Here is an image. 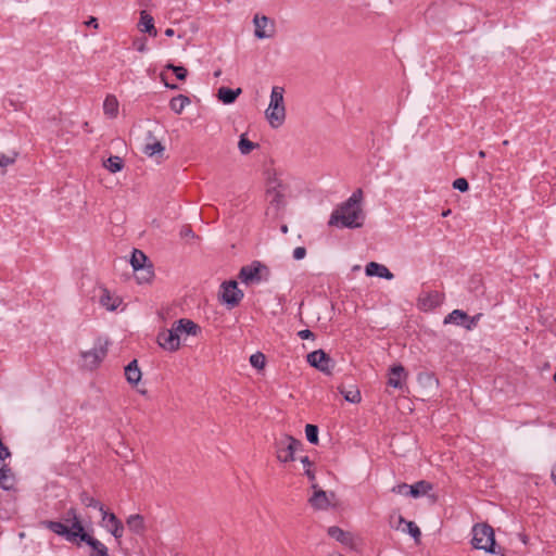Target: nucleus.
I'll use <instances>...</instances> for the list:
<instances>
[{
  "label": "nucleus",
  "mask_w": 556,
  "mask_h": 556,
  "mask_svg": "<svg viewBox=\"0 0 556 556\" xmlns=\"http://www.w3.org/2000/svg\"><path fill=\"white\" fill-rule=\"evenodd\" d=\"M362 200L363 191L357 189L331 213L329 225L351 229L362 227L365 219V213L361 206Z\"/></svg>",
  "instance_id": "1"
},
{
  "label": "nucleus",
  "mask_w": 556,
  "mask_h": 556,
  "mask_svg": "<svg viewBox=\"0 0 556 556\" xmlns=\"http://www.w3.org/2000/svg\"><path fill=\"white\" fill-rule=\"evenodd\" d=\"M41 526L49 529L53 533L64 536L68 542H74L76 539H79L81 542L87 540V536H90L83 526L81 520L71 523V528H68L65 523L61 521L53 520H43Z\"/></svg>",
  "instance_id": "2"
},
{
  "label": "nucleus",
  "mask_w": 556,
  "mask_h": 556,
  "mask_svg": "<svg viewBox=\"0 0 556 556\" xmlns=\"http://www.w3.org/2000/svg\"><path fill=\"white\" fill-rule=\"evenodd\" d=\"M283 88L275 86L271 89L269 105L265 112L271 127L277 128L282 125L286 118V108L283 103Z\"/></svg>",
  "instance_id": "3"
},
{
  "label": "nucleus",
  "mask_w": 556,
  "mask_h": 556,
  "mask_svg": "<svg viewBox=\"0 0 556 556\" xmlns=\"http://www.w3.org/2000/svg\"><path fill=\"white\" fill-rule=\"evenodd\" d=\"M238 277L245 285L261 283L269 280L270 269L262 262L253 261L251 264L241 267Z\"/></svg>",
  "instance_id": "4"
},
{
  "label": "nucleus",
  "mask_w": 556,
  "mask_h": 556,
  "mask_svg": "<svg viewBox=\"0 0 556 556\" xmlns=\"http://www.w3.org/2000/svg\"><path fill=\"white\" fill-rule=\"evenodd\" d=\"M472 545L477 549H483L495 554V539L493 528L486 523H478L472 528Z\"/></svg>",
  "instance_id": "5"
},
{
  "label": "nucleus",
  "mask_w": 556,
  "mask_h": 556,
  "mask_svg": "<svg viewBox=\"0 0 556 556\" xmlns=\"http://www.w3.org/2000/svg\"><path fill=\"white\" fill-rule=\"evenodd\" d=\"M278 460L288 463L294 459V453L302 447V442L295 438L282 434L275 443Z\"/></svg>",
  "instance_id": "6"
},
{
  "label": "nucleus",
  "mask_w": 556,
  "mask_h": 556,
  "mask_svg": "<svg viewBox=\"0 0 556 556\" xmlns=\"http://www.w3.org/2000/svg\"><path fill=\"white\" fill-rule=\"evenodd\" d=\"M109 341L101 338L97 339L94 346L90 351H84L80 356L84 361V367L87 369L97 368L108 354Z\"/></svg>",
  "instance_id": "7"
},
{
  "label": "nucleus",
  "mask_w": 556,
  "mask_h": 556,
  "mask_svg": "<svg viewBox=\"0 0 556 556\" xmlns=\"http://www.w3.org/2000/svg\"><path fill=\"white\" fill-rule=\"evenodd\" d=\"M281 189L282 185L276 178V175L273 174V177L269 175L267 178L266 199L270 207H274L276 212L285 206V194Z\"/></svg>",
  "instance_id": "8"
},
{
  "label": "nucleus",
  "mask_w": 556,
  "mask_h": 556,
  "mask_svg": "<svg viewBox=\"0 0 556 556\" xmlns=\"http://www.w3.org/2000/svg\"><path fill=\"white\" fill-rule=\"evenodd\" d=\"M147 261L148 257L142 251L137 249L134 250L130 258V264L135 271L141 270V276L137 277L139 282H148L153 277L152 265L149 264L148 266H146Z\"/></svg>",
  "instance_id": "9"
},
{
  "label": "nucleus",
  "mask_w": 556,
  "mask_h": 556,
  "mask_svg": "<svg viewBox=\"0 0 556 556\" xmlns=\"http://www.w3.org/2000/svg\"><path fill=\"white\" fill-rule=\"evenodd\" d=\"M306 359L312 367H315L326 375H331L334 362L324 350H316L308 353Z\"/></svg>",
  "instance_id": "10"
},
{
  "label": "nucleus",
  "mask_w": 556,
  "mask_h": 556,
  "mask_svg": "<svg viewBox=\"0 0 556 556\" xmlns=\"http://www.w3.org/2000/svg\"><path fill=\"white\" fill-rule=\"evenodd\" d=\"M243 298V292L238 288V283L235 280L225 281L220 286V299L222 302L227 304L229 307L237 306Z\"/></svg>",
  "instance_id": "11"
},
{
  "label": "nucleus",
  "mask_w": 556,
  "mask_h": 556,
  "mask_svg": "<svg viewBox=\"0 0 556 556\" xmlns=\"http://www.w3.org/2000/svg\"><path fill=\"white\" fill-rule=\"evenodd\" d=\"M253 24L255 26L254 35L257 39L271 38L275 35V22L269 17L258 14L254 15Z\"/></svg>",
  "instance_id": "12"
},
{
  "label": "nucleus",
  "mask_w": 556,
  "mask_h": 556,
  "mask_svg": "<svg viewBox=\"0 0 556 556\" xmlns=\"http://www.w3.org/2000/svg\"><path fill=\"white\" fill-rule=\"evenodd\" d=\"M312 489L314 490L312 496L308 498L309 505L317 510H326L331 505V498H334V493L328 494L318 488L316 483L312 484Z\"/></svg>",
  "instance_id": "13"
},
{
  "label": "nucleus",
  "mask_w": 556,
  "mask_h": 556,
  "mask_svg": "<svg viewBox=\"0 0 556 556\" xmlns=\"http://www.w3.org/2000/svg\"><path fill=\"white\" fill-rule=\"evenodd\" d=\"M443 299L444 295L438 291H425L419 294L417 305L421 311L428 312L441 305Z\"/></svg>",
  "instance_id": "14"
},
{
  "label": "nucleus",
  "mask_w": 556,
  "mask_h": 556,
  "mask_svg": "<svg viewBox=\"0 0 556 556\" xmlns=\"http://www.w3.org/2000/svg\"><path fill=\"white\" fill-rule=\"evenodd\" d=\"M103 527L116 539L119 540L124 533V526L113 513H102Z\"/></svg>",
  "instance_id": "15"
},
{
  "label": "nucleus",
  "mask_w": 556,
  "mask_h": 556,
  "mask_svg": "<svg viewBox=\"0 0 556 556\" xmlns=\"http://www.w3.org/2000/svg\"><path fill=\"white\" fill-rule=\"evenodd\" d=\"M157 342L166 351L174 352L180 346V338L170 328L159 333Z\"/></svg>",
  "instance_id": "16"
},
{
  "label": "nucleus",
  "mask_w": 556,
  "mask_h": 556,
  "mask_svg": "<svg viewBox=\"0 0 556 556\" xmlns=\"http://www.w3.org/2000/svg\"><path fill=\"white\" fill-rule=\"evenodd\" d=\"M172 329L179 338L184 333L195 336L200 331V327L195 323L185 318L175 321Z\"/></svg>",
  "instance_id": "17"
},
{
  "label": "nucleus",
  "mask_w": 556,
  "mask_h": 556,
  "mask_svg": "<svg viewBox=\"0 0 556 556\" xmlns=\"http://www.w3.org/2000/svg\"><path fill=\"white\" fill-rule=\"evenodd\" d=\"M164 150V146L161 143L160 140H157L153 132L148 131L146 137V143L143 146V153L149 156H153L156 154H162Z\"/></svg>",
  "instance_id": "18"
},
{
  "label": "nucleus",
  "mask_w": 556,
  "mask_h": 556,
  "mask_svg": "<svg viewBox=\"0 0 556 556\" xmlns=\"http://www.w3.org/2000/svg\"><path fill=\"white\" fill-rule=\"evenodd\" d=\"M365 273L369 277L378 276L387 280H391L394 277V275L384 265L376 262H369L366 265Z\"/></svg>",
  "instance_id": "19"
},
{
  "label": "nucleus",
  "mask_w": 556,
  "mask_h": 556,
  "mask_svg": "<svg viewBox=\"0 0 556 556\" xmlns=\"http://www.w3.org/2000/svg\"><path fill=\"white\" fill-rule=\"evenodd\" d=\"M138 27L140 31L148 33L150 36L155 37L157 35L153 17L144 10L140 12Z\"/></svg>",
  "instance_id": "20"
},
{
  "label": "nucleus",
  "mask_w": 556,
  "mask_h": 556,
  "mask_svg": "<svg viewBox=\"0 0 556 556\" xmlns=\"http://www.w3.org/2000/svg\"><path fill=\"white\" fill-rule=\"evenodd\" d=\"M141 376L137 359L131 361L125 367V377L130 384H137L141 380Z\"/></svg>",
  "instance_id": "21"
},
{
  "label": "nucleus",
  "mask_w": 556,
  "mask_h": 556,
  "mask_svg": "<svg viewBox=\"0 0 556 556\" xmlns=\"http://www.w3.org/2000/svg\"><path fill=\"white\" fill-rule=\"evenodd\" d=\"M241 88L230 89L227 87H220L218 89L217 97L225 104H231L236 101L239 94H241Z\"/></svg>",
  "instance_id": "22"
},
{
  "label": "nucleus",
  "mask_w": 556,
  "mask_h": 556,
  "mask_svg": "<svg viewBox=\"0 0 556 556\" xmlns=\"http://www.w3.org/2000/svg\"><path fill=\"white\" fill-rule=\"evenodd\" d=\"M402 376H406L405 368L402 365H395L390 369L388 384L393 388H402Z\"/></svg>",
  "instance_id": "23"
},
{
  "label": "nucleus",
  "mask_w": 556,
  "mask_h": 556,
  "mask_svg": "<svg viewBox=\"0 0 556 556\" xmlns=\"http://www.w3.org/2000/svg\"><path fill=\"white\" fill-rule=\"evenodd\" d=\"M85 543L91 547L92 553L90 556H109L108 547L93 536H87Z\"/></svg>",
  "instance_id": "24"
},
{
  "label": "nucleus",
  "mask_w": 556,
  "mask_h": 556,
  "mask_svg": "<svg viewBox=\"0 0 556 556\" xmlns=\"http://www.w3.org/2000/svg\"><path fill=\"white\" fill-rule=\"evenodd\" d=\"M327 532L329 536H331L332 539L337 540L342 544L348 545L352 543V534L343 531L341 528L337 526L329 527Z\"/></svg>",
  "instance_id": "25"
},
{
  "label": "nucleus",
  "mask_w": 556,
  "mask_h": 556,
  "mask_svg": "<svg viewBox=\"0 0 556 556\" xmlns=\"http://www.w3.org/2000/svg\"><path fill=\"white\" fill-rule=\"evenodd\" d=\"M126 523H127L129 530L132 531L136 534L143 533V531L146 529V527H144V519L139 514L130 515L127 518Z\"/></svg>",
  "instance_id": "26"
},
{
  "label": "nucleus",
  "mask_w": 556,
  "mask_h": 556,
  "mask_svg": "<svg viewBox=\"0 0 556 556\" xmlns=\"http://www.w3.org/2000/svg\"><path fill=\"white\" fill-rule=\"evenodd\" d=\"M103 111H104V114L111 118H114L117 116L118 101L115 96H112V94L106 96V98L103 102Z\"/></svg>",
  "instance_id": "27"
},
{
  "label": "nucleus",
  "mask_w": 556,
  "mask_h": 556,
  "mask_svg": "<svg viewBox=\"0 0 556 556\" xmlns=\"http://www.w3.org/2000/svg\"><path fill=\"white\" fill-rule=\"evenodd\" d=\"M100 303L109 311H114L121 303V299L117 296H113L106 289L102 290V294L100 296Z\"/></svg>",
  "instance_id": "28"
},
{
  "label": "nucleus",
  "mask_w": 556,
  "mask_h": 556,
  "mask_svg": "<svg viewBox=\"0 0 556 556\" xmlns=\"http://www.w3.org/2000/svg\"><path fill=\"white\" fill-rule=\"evenodd\" d=\"M408 489H409L408 494L410 496L418 497V496L427 494L430 490H432V485L429 482L421 480V481L416 482L413 485H408Z\"/></svg>",
  "instance_id": "29"
},
{
  "label": "nucleus",
  "mask_w": 556,
  "mask_h": 556,
  "mask_svg": "<svg viewBox=\"0 0 556 556\" xmlns=\"http://www.w3.org/2000/svg\"><path fill=\"white\" fill-rule=\"evenodd\" d=\"M417 380L425 388L437 389L438 386H439V380L430 371L419 372L418 377H417Z\"/></svg>",
  "instance_id": "30"
},
{
  "label": "nucleus",
  "mask_w": 556,
  "mask_h": 556,
  "mask_svg": "<svg viewBox=\"0 0 556 556\" xmlns=\"http://www.w3.org/2000/svg\"><path fill=\"white\" fill-rule=\"evenodd\" d=\"M189 104H190V99L184 94L176 96L169 101V108L176 114H180L185 110V108Z\"/></svg>",
  "instance_id": "31"
},
{
  "label": "nucleus",
  "mask_w": 556,
  "mask_h": 556,
  "mask_svg": "<svg viewBox=\"0 0 556 556\" xmlns=\"http://www.w3.org/2000/svg\"><path fill=\"white\" fill-rule=\"evenodd\" d=\"M103 166L110 172V173H117L121 172L124 167V161L122 157L117 155L110 156L106 161L103 162Z\"/></svg>",
  "instance_id": "32"
},
{
  "label": "nucleus",
  "mask_w": 556,
  "mask_h": 556,
  "mask_svg": "<svg viewBox=\"0 0 556 556\" xmlns=\"http://www.w3.org/2000/svg\"><path fill=\"white\" fill-rule=\"evenodd\" d=\"M465 319H468V315L462 309L452 311L445 318L444 324L464 325Z\"/></svg>",
  "instance_id": "33"
},
{
  "label": "nucleus",
  "mask_w": 556,
  "mask_h": 556,
  "mask_svg": "<svg viewBox=\"0 0 556 556\" xmlns=\"http://www.w3.org/2000/svg\"><path fill=\"white\" fill-rule=\"evenodd\" d=\"M79 500H80L81 504H84L86 507L98 508L101 513H103L105 510L103 505L99 501H97L94 497H92L85 491H83L79 494Z\"/></svg>",
  "instance_id": "34"
},
{
  "label": "nucleus",
  "mask_w": 556,
  "mask_h": 556,
  "mask_svg": "<svg viewBox=\"0 0 556 556\" xmlns=\"http://www.w3.org/2000/svg\"><path fill=\"white\" fill-rule=\"evenodd\" d=\"M399 523H404L406 526V531L416 540L418 541L421 532L420 529L417 527V525L413 521H406L402 516H399ZM405 531V529H403Z\"/></svg>",
  "instance_id": "35"
},
{
  "label": "nucleus",
  "mask_w": 556,
  "mask_h": 556,
  "mask_svg": "<svg viewBox=\"0 0 556 556\" xmlns=\"http://www.w3.org/2000/svg\"><path fill=\"white\" fill-rule=\"evenodd\" d=\"M339 390H340V393L344 396V400L350 403L356 404V403H359L362 400L361 392L358 389H353V390L346 391V390H344V388L340 387Z\"/></svg>",
  "instance_id": "36"
},
{
  "label": "nucleus",
  "mask_w": 556,
  "mask_h": 556,
  "mask_svg": "<svg viewBox=\"0 0 556 556\" xmlns=\"http://www.w3.org/2000/svg\"><path fill=\"white\" fill-rule=\"evenodd\" d=\"M256 147L255 143H253L252 141H250L245 135H241L240 136V140H239V143H238V148L240 150V152L242 154H249L252 150H254Z\"/></svg>",
  "instance_id": "37"
},
{
  "label": "nucleus",
  "mask_w": 556,
  "mask_h": 556,
  "mask_svg": "<svg viewBox=\"0 0 556 556\" xmlns=\"http://www.w3.org/2000/svg\"><path fill=\"white\" fill-rule=\"evenodd\" d=\"M11 481L10 468L2 465L0 468V486L8 490L11 486Z\"/></svg>",
  "instance_id": "38"
},
{
  "label": "nucleus",
  "mask_w": 556,
  "mask_h": 556,
  "mask_svg": "<svg viewBox=\"0 0 556 556\" xmlns=\"http://www.w3.org/2000/svg\"><path fill=\"white\" fill-rule=\"evenodd\" d=\"M306 439L312 444L318 443V428L315 425H306L305 427Z\"/></svg>",
  "instance_id": "39"
},
{
  "label": "nucleus",
  "mask_w": 556,
  "mask_h": 556,
  "mask_svg": "<svg viewBox=\"0 0 556 556\" xmlns=\"http://www.w3.org/2000/svg\"><path fill=\"white\" fill-rule=\"evenodd\" d=\"M167 70H170L175 73L176 77L179 79V80H185L187 78V75H188V71L186 67L184 66H177V65H174L172 63H168L166 66H165Z\"/></svg>",
  "instance_id": "40"
},
{
  "label": "nucleus",
  "mask_w": 556,
  "mask_h": 556,
  "mask_svg": "<svg viewBox=\"0 0 556 556\" xmlns=\"http://www.w3.org/2000/svg\"><path fill=\"white\" fill-rule=\"evenodd\" d=\"M250 363L254 368L263 369L265 366V356L264 354L257 352L252 354L250 357Z\"/></svg>",
  "instance_id": "41"
},
{
  "label": "nucleus",
  "mask_w": 556,
  "mask_h": 556,
  "mask_svg": "<svg viewBox=\"0 0 556 556\" xmlns=\"http://www.w3.org/2000/svg\"><path fill=\"white\" fill-rule=\"evenodd\" d=\"M63 519L66 523H74L76 521H80V517L76 508L74 507H71L70 509L66 510Z\"/></svg>",
  "instance_id": "42"
},
{
  "label": "nucleus",
  "mask_w": 556,
  "mask_h": 556,
  "mask_svg": "<svg viewBox=\"0 0 556 556\" xmlns=\"http://www.w3.org/2000/svg\"><path fill=\"white\" fill-rule=\"evenodd\" d=\"M453 188L460 192H466L469 188V185L465 178H457L453 181Z\"/></svg>",
  "instance_id": "43"
},
{
  "label": "nucleus",
  "mask_w": 556,
  "mask_h": 556,
  "mask_svg": "<svg viewBox=\"0 0 556 556\" xmlns=\"http://www.w3.org/2000/svg\"><path fill=\"white\" fill-rule=\"evenodd\" d=\"M481 317V314H478L476 316H472V317H469L468 316V319H465L464 321V327L467 329V330H472L476 326H477V323L479 320V318Z\"/></svg>",
  "instance_id": "44"
},
{
  "label": "nucleus",
  "mask_w": 556,
  "mask_h": 556,
  "mask_svg": "<svg viewBox=\"0 0 556 556\" xmlns=\"http://www.w3.org/2000/svg\"><path fill=\"white\" fill-rule=\"evenodd\" d=\"M16 153L12 156L0 154V167H7L15 162Z\"/></svg>",
  "instance_id": "45"
},
{
  "label": "nucleus",
  "mask_w": 556,
  "mask_h": 556,
  "mask_svg": "<svg viewBox=\"0 0 556 556\" xmlns=\"http://www.w3.org/2000/svg\"><path fill=\"white\" fill-rule=\"evenodd\" d=\"M306 255V249L304 247H298L293 250V257L296 261L304 258Z\"/></svg>",
  "instance_id": "46"
},
{
  "label": "nucleus",
  "mask_w": 556,
  "mask_h": 556,
  "mask_svg": "<svg viewBox=\"0 0 556 556\" xmlns=\"http://www.w3.org/2000/svg\"><path fill=\"white\" fill-rule=\"evenodd\" d=\"M11 456V452L3 444L2 439L0 438V460H4L5 458Z\"/></svg>",
  "instance_id": "47"
},
{
  "label": "nucleus",
  "mask_w": 556,
  "mask_h": 556,
  "mask_svg": "<svg viewBox=\"0 0 556 556\" xmlns=\"http://www.w3.org/2000/svg\"><path fill=\"white\" fill-rule=\"evenodd\" d=\"M408 484L406 483H401L392 489V492L397 494H408Z\"/></svg>",
  "instance_id": "48"
},
{
  "label": "nucleus",
  "mask_w": 556,
  "mask_h": 556,
  "mask_svg": "<svg viewBox=\"0 0 556 556\" xmlns=\"http://www.w3.org/2000/svg\"><path fill=\"white\" fill-rule=\"evenodd\" d=\"M134 46L135 48L139 51V52H144L147 50V41L146 39H137L134 41Z\"/></svg>",
  "instance_id": "49"
},
{
  "label": "nucleus",
  "mask_w": 556,
  "mask_h": 556,
  "mask_svg": "<svg viewBox=\"0 0 556 556\" xmlns=\"http://www.w3.org/2000/svg\"><path fill=\"white\" fill-rule=\"evenodd\" d=\"M298 336L303 340L315 338V334L309 329H304V330L299 331Z\"/></svg>",
  "instance_id": "50"
},
{
  "label": "nucleus",
  "mask_w": 556,
  "mask_h": 556,
  "mask_svg": "<svg viewBox=\"0 0 556 556\" xmlns=\"http://www.w3.org/2000/svg\"><path fill=\"white\" fill-rule=\"evenodd\" d=\"M181 236L194 238V233L189 227L182 228Z\"/></svg>",
  "instance_id": "51"
},
{
  "label": "nucleus",
  "mask_w": 556,
  "mask_h": 556,
  "mask_svg": "<svg viewBox=\"0 0 556 556\" xmlns=\"http://www.w3.org/2000/svg\"><path fill=\"white\" fill-rule=\"evenodd\" d=\"M86 25L87 26H91L93 28H98L99 27L98 20L96 17H90L89 21L86 22Z\"/></svg>",
  "instance_id": "52"
},
{
  "label": "nucleus",
  "mask_w": 556,
  "mask_h": 556,
  "mask_svg": "<svg viewBox=\"0 0 556 556\" xmlns=\"http://www.w3.org/2000/svg\"><path fill=\"white\" fill-rule=\"evenodd\" d=\"M301 463H302L305 467H307V468H309V467L312 466V462L309 460V458H308L307 456L302 457V458H301Z\"/></svg>",
  "instance_id": "53"
},
{
  "label": "nucleus",
  "mask_w": 556,
  "mask_h": 556,
  "mask_svg": "<svg viewBox=\"0 0 556 556\" xmlns=\"http://www.w3.org/2000/svg\"><path fill=\"white\" fill-rule=\"evenodd\" d=\"M305 475L307 476V478H308L311 481H313V482H314V480H315V473H314V471H312L309 468H307V469L305 470Z\"/></svg>",
  "instance_id": "54"
},
{
  "label": "nucleus",
  "mask_w": 556,
  "mask_h": 556,
  "mask_svg": "<svg viewBox=\"0 0 556 556\" xmlns=\"http://www.w3.org/2000/svg\"><path fill=\"white\" fill-rule=\"evenodd\" d=\"M551 477H552L553 482L556 484V465L552 469Z\"/></svg>",
  "instance_id": "55"
},
{
  "label": "nucleus",
  "mask_w": 556,
  "mask_h": 556,
  "mask_svg": "<svg viewBox=\"0 0 556 556\" xmlns=\"http://www.w3.org/2000/svg\"><path fill=\"white\" fill-rule=\"evenodd\" d=\"M174 34H175V31H174V29H173V28H167V29L165 30V35H166L167 37H172V36H174Z\"/></svg>",
  "instance_id": "56"
},
{
  "label": "nucleus",
  "mask_w": 556,
  "mask_h": 556,
  "mask_svg": "<svg viewBox=\"0 0 556 556\" xmlns=\"http://www.w3.org/2000/svg\"><path fill=\"white\" fill-rule=\"evenodd\" d=\"M164 84H165V86H166L167 88H169V89H173V90L178 89V86H177V85H175V84H168V83H166V81H165Z\"/></svg>",
  "instance_id": "57"
},
{
  "label": "nucleus",
  "mask_w": 556,
  "mask_h": 556,
  "mask_svg": "<svg viewBox=\"0 0 556 556\" xmlns=\"http://www.w3.org/2000/svg\"><path fill=\"white\" fill-rule=\"evenodd\" d=\"M9 104H10L11 106H13V108H14V110H18V109H20V106L17 105V103H16L14 100H10V101H9Z\"/></svg>",
  "instance_id": "58"
},
{
  "label": "nucleus",
  "mask_w": 556,
  "mask_h": 556,
  "mask_svg": "<svg viewBox=\"0 0 556 556\" xmlns=\"http://www.w3.org/2000/svg\"><path fill=\"white\" fill-rule=\"evenodd\" d=\"M281 231H282L283 233L288 232V227H287V225L281 226Z\"/></svg>",
  "instance_id": "59"
},
{
  "label": "nucleus",
  "mask_w": 556,
  "mask_h": 556,
  "mask_svg": "<svg viewBox=\"0 0 556 556\" xmlns=\"http://www.w3.org/2000/svg\"><path fill=\"white\" fill-rule=\"evenodd\" d=\"M479 156H480V157H484V156H485V152H484V151H480V152H479Z\"/></svg>",
  "instance_id": "60"
},
{
  "label": "nucleus",
  "mask_w": 556,
  "mask_h": 556,
  "mask_svg": "<svg viewBox=\"0 0 556 556\" xmlns=\"http://www.w3.org/2000/svg\"><path fill=\"white\" fill-rule=\"evenodd\" d=\"M450 213H451V210H447V211L443 212L442 215L447 216Z\"/></svg>",
  "instance_id": "61"
},
{
  "label": "nucleus",
  "mask_w": 556,
  "mask_h": 556,
  "mask_svg": "<svg viewBox=\"0 0 556 556\" xmlns=\"http://www.w3.org/2000/svg\"><path fill=\"white\" fill-rule=\"evenodd\" d=\"M219 74H220V71H217V72L215 73V76H219Z\"/></svg>",
  "instance_id": "62"
},
{
  "label": "nucleus",
  "mask_w": 556,
  "mask_h": 556,
  "mask_svg": "<svg viewBox=\"0 0 556 556\" xmlns=\"http://www.w3.org/2000/svg\"><path fill=\"white\" fill-rule=\"evenodd\" d=\"M553 380L556 382V372L553 376Z\"/></svg>",
  "instance_id": "63"
}]
</instances>
